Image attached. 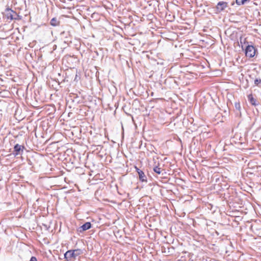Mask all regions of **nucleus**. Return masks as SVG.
<instances>
[{
  "instance_id": "f257e3e1",
  "label": "nucleus",
  "mask_w": 261,
  "mask_h": 261,
  "mask_svg": "<svg viewBox=\"0 0 261 261\" xmlns=\"http://www.w3.org/2000/svg\"><path fill=\"white\" fill-rule=\"evenodd\" d=\"M83 251L80 249L70 250L64 254V257L67 260H70L71 258H75L76 257L82 254Z\"/></svg>"
},
{
  "instance_id": "f03ea898",
  "label": "nucleus",
  "mask_w": 261,
  "mask_h": 261,
  "mask_svg": "<svg viewBox=\"0 0 261 261\" xmlns=\"http://www.w3.org/2000/svg\"><path fill=\"white\" fill-rule=\"evenodd\" d=\"M228 7V3L223 1L219 2L216 7V10L218 13H220Z\"/></svg>"
},
{
  "instance_id": "7ed1b4c3",
  "label": "nucleus",
  "mask_w": 261,
  "mask_h": 261,
  "mask_svg": "<svg viewBox=\"0 0 261 261\" xmlns=\"http://www.w3.org/2000/svg\"><path fill=\"white\" fill-rule=\"evenodd\" d=\"M255 49L252 45H248L245 49V54L247 57L252 58L254 56Z\"/></svg>"
},
{
  "instance_id": "20e7f679",
  "label": "nucleus",
  "mask_w": 261,
  "mask_h": 261,
  "mask_svg": "<svg viewBox=\"0 0 261 261\" xmlns=\"http://www.w3.org/2000/svg\"><path fill=\"white\" fill-rule=\"evenodd\" d=\"M24 147L18 144H16L14 147V151L13 154L15 156L18 155H21L23 152Z\"/></svg>"
},
{
  "instance_id": "39448f33",
  "label": "nucleus",
  "mask_w": 261,
  "mask_h": 261,
  "mask_svg": "<svg viewBox=\"0 0 261 261\" xmlns=\"http://www.w3.org/2000/svg\"><path fill=\"white\" fill-rule=\"evenodd\" d=\"M5 15L8 19L12 20V19H15L14 17V15H16V13H15V12H14L11 9L7 8L5 10Z\"/></svg>"
},
{
  "instance_id": "423d86ee",
  "label": "nucleus",
  "mask_w": 261,
  "mask_h": 261,
  "mask_svg": "<svg viewBox=\"0 0 261 261\" xmlns=\"http://www.w3.org/2000/svg\"><path fill=\"white\" fill-rule=\"evenodd\" d=\"M91 227V224L90 222H86L85 224H84L82 226H81L79 229V231L80 232L87 230L89 229H90Z\"/></svg>"
},
{
  "instance_id": "0eeeda50",
  "label": "nucleus",
  "mask_w": 261,
  "mask_h": 261,
  "mask_svg": "<svg viewBox=\"0 0 261 261\" xmlns=\"http://www.w3.org/2000/svg\"><path fill=\"white\" fill-rule=\"evenodd\" d=\"M139 178L142 182H147V177L142 170L138 171Z\"/></svg>"
},
{
  "instance_id": "6e6552de",
  "label": "nucleus",
  "mask_w": 261,
  "mask_h": 261,
  "mask_svg": "<svg viewBox=\"0 0 261 261\" xmlns=\"http://www.w3.org/2000/svg\"><path fill=\"white\" fill-rule=\"evenodd\" d=\"M248 99L250 103L253 106H256L258 105V103L256 102V99L253 97L252 94H249L248 96Z\"/></svg>"
},
{
  "instance_id": "1a4fd4ad",
  "label": "nucleus",
  "mask_w": 261,
  "mask_h": 261,
  "mask_svg": "<svg viewBox=\"0 0 261 261\" xmlns=\"http://www.w3.org/2000/svg\"><path fill=\"white\" fill-rule=\"evenodd\" d=\"M153 171L157 174H160L163 171V170L161 168L155 166L153 168Z\"/></svg>"
},
{
  "instance_id": "9d476101",
  "label": "nucleus",
  "mask_w": 261,
  "mask_h": 261,
  "mask_svg": "<svg viewBox=\"0 0 261 261\" xmlns=\"http://www.w3.org/2000/svg\"><path fill=\"white\" fill-rule=\"evenodd\" d=\"M59 23L56 18H53L50 20V24L53 26H57Z\"/></svg>"
},
{
  "instance_id": "9b49d317",
  "label": "nucleus",
  "mask_w": 261,
  "mask_h": 261,
  "mask_svg": "<svg viewBox=\"0 0 261 261\" xmlns=\"http://www.w3.org/2000/svg\"><path fill=\"white\" fill-rule=\"evenodd\" d=\"M247 1L249 2V0H236V1L237 4L238 5H244L245 4V3Z\"/></svg>"
},
{
  "instance_id": "f8f14e48",
  "label": "nucleus",
  "mask_w": 261,
  "mask_h": 261,
  "mask_svg": "<svg viewBox=\"0 0 261 261\" xmlns=\"http://www.w3.org/2000/svg\"><path fill=\"white\" fill-rule=\"evenodd\" d=\"M261 82L260 80H258V79H256L254 81V84L255 85H258L259 83H260Z\"/></svg>"
},
{
  "instance_id": "ddd939ff",
  "label": "nucleus",
  "mask_w": 261,
  "mask_h": 261,
  "mask_svg": "<svg viewBox=\"0 0 261 261\" xmlns=\"http://www.w3.org/2000/svg\"><path fill=\"white\" fill-rule=\"evenodd\" d=\"M235 107L237 109H240V103H235Z\"/></svg>"
},
{
  "instance_id": "4468645a",
  "label": "nucleus",
  "mask_w": 261,
  "mask_h": 261,
  "mask_svg": "<svg viewBox=\"0 0 261 261\" xmlns=\"http://www.w3.org/2000/svg\"><path fill=\"white\" fill-rule=\"evenodd\" d=\"M135 168L137 171V172L138 173V171H139V170H140L139 168H138L137 167H135Z\"/></svg>"
},
{
  "instance_id": "2eb2a0df",
  "label": "nucleus",
  "mask_w": 261,
  "mask_h": 261,
  "mask_svg": "<svg viewBox=\"0 0 261 261\" xmlns=\"http://www.w3.org/2000/svg\"><path fill=\"white\" fill-rule=\"evenodd\" d=\"M242 37H241V38H240V43H241V44L243 43V41H242Z\"/></svg>"
}]
</instances>
